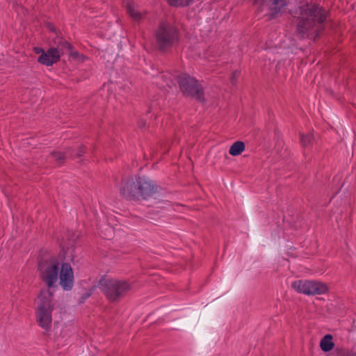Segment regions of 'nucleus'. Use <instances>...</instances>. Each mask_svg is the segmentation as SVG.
Instances as JSON below:
<instances>
[{
  "label": "nucleus",
  "mask_w": 356,
  "mask_h": 356,
  "mask_svg": "<svg viewBox=\"0 0 356 356\" xmlns=\"http://www.w3.org/2000/svg\"><path fill=\"white\" fill-rule=\"evenodd\" d=\"M300 138L301 145L303 147L307 148L312 146L314 141V137L312 132H308L306 134L300 133Z\"/></svg>",
  "instance_id": "obj_17"
},
{
  "label": "nucleus",
  "mask_w": 356,
  "mask_h": 356,
  "mask_svg": "<svg viewBox=\"0 0 356 356\" xmlns=\"http://www.w3.org/2000/svg\"><path fill=\"white\" fill-rule=\"evenodd\" d=\"M163 193L153 181L145 177H140L138 200L142 198L146 200H152L160 202L163 200Z\"/></svg>",
  "instance_id": "obj_6"
},
{
  "label": "nucleus",
  "mask_w": 356,
  "mask_h": 356,
  "mask_svg": "<svg viewBox=\"0 0 356 356\" xmlns=\"http://www.w3.org/2000/svg\"><path fill=\"white\" fill-rule=\"evenodd\" d=\"M86 152V147L83 145L80 146L76 152V156L80 157Z\"/></svg>",
  "instance_id": "obj_24"
},
{
  "label": "nucleus",
  "mask_w": 356,
  "mask_h": 356,
  "mask_svg": "<svg viewBox=\"0 0 356 356\" xmlns=\"http://www.w3.org/2000/svg\"><path fill=\"white\" fill-rule=\"evenodd\" d=\"M59 274V268H46L41 273V278L45 282L48 289L40 291L38 298L40 303L35 311L36 321L38 325L48 332L51 327L52 312L54 309L53 292L51 288L56 287Z\"/></svg>",
  "instance_id": "obj_1"
},
{
  "label": "nucleus",
  "mask_w": 356,
  "mask_h": 356,
  "mask_svg": "<svg viewBox=\"0 0 356 356\" xmlns=\"http://www.w3.org/2000/svg\"><path fill=\"white\" fill-rule=\"evenodd\" d=\"M328 290L326 284L314 280V296L325 294L328 292Z\"/></svg>",
  "instance_id": "obj_18"
},
{
  "label": "nucleus",
  "mask_w": 356,
  "mask_h": 356,
  "mask_svg": "<svg viewBox=\"0 0 356 356\" xmlns=\"http://www.w3.org/2000/svg\"><path fill=\"white\" fill-rule=\"evenodd\" d=\"M179 83L184 95L191 96L201 102L204 101L202 88L196 79L184 74L179 76Z\"/></svg>",
  "instance_id": "obj_7"
},
{
  "label": "nucleus",
  "mask_w": 356,
  "mask_h": 356,
  "mask_svg": "<svg viewBox=\"0 0 356 356\" xmlns=\"http://www.w3.org/2000/svg\"><path fill=\"white\" fill-rule=\"evenodd\" d=\"M141 126H145V123H141Z\"/></svg>",
  "instance_id": "obj_26"
},
{
  "label": "nucleus",
  "mask_w": 356,
  "mask_h": 356,
  "mask_svg": "<svg viewBox=\"0 0 356 356\" xmlns=\"http://www.w3.org/2000/svg\"><path fill=\"white\" fill-rule=\"evenodd\" d=\"M288 0H254V3L261 5V11L266 12V15L271 18L280 15Z\"/></svg>",
  "instance_id": "obj_9"
},
{
  "label": "nucleus",
  "mask_w": 356,
  "mask_h": 356,
  "mask_svg": "<svg viewBox=\"0 0 356 356\" xmlns=\"http://www.w3.org/2000/svg\"><path fill=\"white\" fill-rule=\"evenodd\" d=\"M155 37L159 49L165 50L177 41L178 31L172 22L163 21L159 25Z\"/></svg>",
  "instance_id": "obj_5"
},
{
  "label": "nucleus",
  "mask_w": 356,
  "mask_h": 356,
  "mask_svg": "<svg viewBox=\"0 0 356 356\" xmlns=\"http://www.w3.org/2000/svg\"><path fill=\"white\" fill-rule=\"evenodd\" d=\"M291 287L298 293L314 296V280H296L291 283Z\"/></svg>",
  "instance_id": "obj_10"
},
{
  "label": "nucleus",
  "mask_w": 356,
  "mask_h": 356,
  "mask_svg": "<svg viewBox=\"0 0 356 356\" xmlns=\"http://www.w3.org/2000/svg\"><path fill=\"white\" fill-rule=\"evenodd\" d=\"M72 48L73 47L68 42L61 41L58 43V47L56 49L59 50L61 56L64 54H68Z\"/></svg>",
  "instance_id": "obj_20"
},
{
  "label": "nucleus",
  "mask_w": 356,
  "mask_h": 356,
  "mask_svg": "<svg viewBox=\"0 0 356 356\" xmlns=\"http://www.w3.org/2000/svg\"><path fill=\"white\" fill-rule=\"evenodd\" d=\"M193 0H168L170 5L173 6H186L191 3Z\"/></svg>",
  "instance_id": "obj_21"
},
{
  "label": "nucleus",
  "mask_w": 356,
  "mask_h": 356,
  "mask_svg": "<svg viewBox=\"0 0 356 356\" xmlns=\"http://www.w3.org/2000/svg\"><path fill=\"white\" fill-rule=\"evenodd\" d=\"M71 148H67L65 152L61 151H53L50 156L54 159L55 161L58 163H63L65 161L67 155L71 152Z\"/></svg>",
  "instance_id": "obj_15"
},
{
  "label": "nucleus",
  "mask_w": 356,
  "mask_h": 356,
  "mask_svg": "<svg viewBox=\"0 0 356 356\" xmlns=\"http://www.w3.org/2000/svg\"><path fill=\"white\" fill-rule=\"evenodd\" d=\"M131 283L126 280L102 277L99 288L111 302H118L131 289Z\"/></svg>",
  "instance_id": "obj_3"
},
{
  "label": "nucleus",
  "mask_w": 356,
  "mask_h": 356,
  "mask_svg": "<svg viewBox=\"0 0 356 356\" xmlns=\"http://www.w3.org/2000/svg\"><path fill=\"white\" fill-rule=\"evenodd\" d=\"M329 356H356V351H348L343 348H336Z\"/></svg>",
  "instance_id": "obj_19"
},
{
  "label": "nucleus",
  "mask_w": 356,
  "mask_h": 356,
  "mask_svg": "<svg viewBox=\"0 0 356 356\" xmlns=\"http://www.w3.org/2000/svg\"><path fill=\"white\" fill-rule=\"evenodd\" d=\"M33 51L35 54L40 55L45 52V51L40 47H34Z\"/></svg>",
  "instance_id": "obj_25"
},
{
  "label": "nucleus",
  "mask_w": 356,
  "mask_h": 356,
  "mask_svg": "<svg viewBox=\"0 0 356 356\" xmlns=\"http://www.w3.org/2000/svg\"><path fill=\"white\" fill-rule=\"evenodd\" d=\"M60 54L58 49L49 48L44 54L40 55L38 58V63L46 66H51L59 61Z\"/></svg>",
  "instance_id": "obj_11"
},
{
  "label": "nucleus",
  "mask_w": 356,
  "mask_h": 356,
  "mask_svg": "<svg viewBox=\"0 0 356 356\" xmlns=\"http://www.w3.org/2000/svg\"><path fill=\"white\" fill-rule=\"evenodd\" d=\"M245 149V143L242 141L234 143L229 147V153L233 156L240 155Z\"/></svg>",
  "instance_id": "obj_16"
},
{
  "label": "nucleus",
  "mask_w": 356,
  "mask_h": 356,
  "mask_svg": "<svg viewBox=\"0 0 356 356\" xmlns=\"http://www.w3.org/2000/svg\"><path fill=\"white\" fill-rule=\"evenodd\" d=\"M68 54L72 59L77 61L83 62L86 59L83 55L80 54L78 51H75L74 48H72Z\"/></svg>",
  "instance_id": "obj_22"
},
{
  "label": "nucleus",
  "mask_w": 356,
  "mask_h": 356,
  "mask_svg": "<svg viewBox=\"0 0 356 356\" xmlns=\"http://www.w3.org/2000/svg\"><path fill=\"white\" fill-rule=\"evenodd\" d=\"M60 284L65 291H70L74 285L73 268H59Z\"/></svg>",
  "instance_id": "obj_12"
},
{
  "label": "nucleus",
  "mask_w": 356,
  "mask_h": 356,
  "mask_svg": "<svg viewBox=\"0 0 356 356\" xmlns=\"http://www.w3.org/2000/svg\"><path fill=\"white\" fill-rule=\"evenodd\" d=\"M140 179L136 176L123 179L120 186L121 195L129 200H138Z\"/></svg>",
  "instance_id": "obj_8"
},
{
  "label": "nucleus",
  "mask_w": 356,
  "mask_h": 356,
  "mask_svg": "<svg viewBox=\"0 0 356 356\" xmlns=\"http://www.w3.org/2000/svg\"><path fill=\"white\" fill-rule=\"evenodd\" d=\"M74 249L67 248V251L64 249L58 255L52 254L47 249H42L38 255V264L41 266L45 267H70L74 265Z\"/></svg>",
  "instance_id": "obj_4"
},
{
  "label": "nucleus",
  "mask_w": 356,
  "mask_h": 356,
  "mask_svg": "<svg viewBox=\"0 0 356 356\" xmlns=\"http://www.w3.org/2000/svg\"><path fill=\"white\" fill-rule=\"evenodd\" d=\"M298 31L307 34L318 28L325 19V11L315 4H305L299 8Z\"/></svg>",
  "instance_id": "obj_2"
},
{
  "label": "nucleus",
  "mask_w": 356,
  "mask_h": 356,
  "mask_svg": "<svg viewBox=\"0 0 356 356\" xmlns=\"http://www.w3.org/2000/svg\"><path fill=\"white\" fill-rule=\"evenodd\" d=\"M332 338L331 334H326L321 340L320 347L323 352L327 353L334 348V343L332 341Z\"/></svg>",
  "instance_id": "obj_14"
},
{
  "label": "nucleus",
  "mask_w": 356,
  "mask_h": 356,
  "mask_svg": "<svg viewBox=\"0 0 356 356\" xmlns=\"http://www.w3.org/2000/svg\"><path fill=\"white\" fill-rule=\"evenodd\" d=\"M92 296V292L91 291H87L84 293H83L79 300V303L80 304H82V303H84L85 301L89 298L90 296Z\"/></svg>",
  "instance_id": "obj_23"
},
{
  "label": "nucleus",
  "mask_w": 356,
  "mask_h": 356,
  "mask_svg": "<svg viewBox=\"0 0 356 356\" xmlns=\"http://www.w3.org/2000/svg\"><path fill=\"white\" fill-rule=\"evenodd\" d=\"M127 13L129 16L136 21L143 19L145 15L146 12L139 8L138 6L135 3H129L127 6Z\"/></svg>",
  "instance_id": "obj_13"
}]
</instances>
